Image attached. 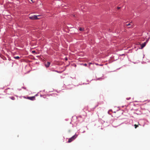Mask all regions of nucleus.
<instances>
[{
	"label": "nucleus",
	"instance_id": "nucleus-2",
	"mask_svg": "<svg viewBox=\"0 0 150 150\" xmlns=\"http://www.w3.org/2000/svg\"><path fill=\"white\" fill-rule=\"evenodd\" d=\"M77 136V135L76 134H75V135H74L71 137V138H69V139L68 142V143L71 142L72 141H73L76 138Z\"/></svg>",
	"mask_w": 150,
	"mask_h": 150
},
{
	"label": "nucleus",
	"instance_id": "nucleus-5",
	"mask_svg": "<svg viewBox=\"0 0 150 150\" xmlns=\"http://www.w3.org/2000/svg\"><path fill=\"white\" fill-rule=\"evenodd\" d=\"M146 45V42H144L143 44L141 45V49H142Z\"/></svg>",
	"mask_w": 150,
	"mask_h": 150
},
{
	"label": "nucleus",
	"instance_id": "nucleus-14",
	"mask_svg": "<svg viewBox=\"0 0 150 150\" xmlns=\"http://www.w3.org/2000/svg\"><path fill=\"white\" fill-rule=\"evenodd\" d=\"M57 72L59 73H61L62 72H60V71H57Z\"/></svg>",
	"mask_w": 150,
	"mask_h": 150
},
{
	"label": "nucleus",
	"instance_id": "nucleus-1",
	"mask_svg": "<svg viewBox=\"0 0 150 150\" xmlns=\"http://www.w3.org/2000/svg\"><path fill=\"white\" fill-rule=\"evenodd\" d=\"M40 15H39L38 16H36L35 15H34V16H30L29 17V18L32 20H37L40 19Z\"/></svg>",
	"mask_w": 150,
	"mask_h": 150
},
{
	"label": "nucleus",
	"instance_id": "nucleus-11",
	"mask_svg": "<svg viewBox=\"0 0 150 150\" xmlns=\"http://www.w3.org/2000/svg\"><path fill=\"white\" fill-rule=\"evenodd\" d=\"M120 8H121V7H117V9H120Z\"/></svg>",
	"mask_w": 150,
	"mask_h": 150
},
{
	"label": "nucleus",
	"instance_id": "nucleus-15",
	"mask_svg": "<svg viewBox=\"0 0 150 150\" xmlns=\"http://www.w3.org/2000/svg\"><path fill=\"white\" fill-rule=\"evenodd\" d=\"M35 52V51H32V52H33V53H34V52Z\"/></svg>",
	"mask_w": 150,
	"mask_h": 150
},
{
	"label": "nucleus",
	"instance_id": "nucleus-9",
	"mask_svg": "<svg viewBox=\"0 0 150 150\" xmlns=\"http://www.w3.org/2000/svg\"><path fill=\"white\" fill-rule=\"evenodd\" d=\"M14 58L16 59H18L20 58V57L18 56L14 57Z\"/></svg>",
	"mask_w": 150,
	"mask_h": 150
},
{
	"label": "nucleus",
	"instance_id": "nucleus-3",
	"mask_svg": "<svg viewBox=\"0 0 150 150\" xmlns=\"http://www.w3.org/2000/svg\"><path fill=\"white\" fill-rule=\"evenodd\" d=\"M27 98L28 99L30 100H33L35 99V96L28 97Z\"/></svg>",
	"mask_w": 150,
	"mask_h": 150
},
{
	"label": "nucleus",
	"instance_id": "nucleus-7",
	"mask_svg": "<svg viewBox=\"0 0 150 150\" xmlns=\"http://www.w3.org/2000/svg\"><path fill=\"white\" fill-rule=\"evenodd\" d=\"M133 25V23H132V22H130V23H129L127 24L126 25L129 26V25Z\"/></svg>",
	"mask_w": 150,
	"mask_h": 150
},
{
	"label": "nucleus",
	"instance_id": "nucleus-4",
	"mask_svg": "<svg viewBox=\"0 0 150 150\" xmlns=\"http://www.w3.org/2000/svg\"><path fill=\"white\" fill-rule=\"evenodd\" d=\"M6 98L7 99H8V98H10V99H11V100H15V98L13 96L9 97V96H6Z\"/></svg>",
	"mask_w": 150,
	"mask_h": 150
},
{
	"label": "nucleus",
	"instance_id": "nucleus-17",
	"mask_svg": "<svg viewBox=\"0 0 150 150\" xmlns=\"http://www.w3.org/2000/svg\"><path fill=\"white\" fill-rule=\"evenodd\" d=\"M84 65L86 66L87 65V64H85Z\"/></svg>",
	"mask_w": 150,
	"mask_h": 150
},
{
	"label": "nucleus",
	"instance_id": "nucleus-8",
	"mask_svg": "<svg viewBox=\"0 0 150 150\" xmlns=\"http://www.w3.org/2000/svg\"><path fill=\"white\" fill-rule=\"evenodd\" d=\"M79 30L80 31H83L84 30V28H80L79 29Z\"/></svg>",
	"mask_w": 150,
	"mask_h": 150
},
{
	"label": "nucleus",
	"instance_id": "nucleus-13",
	"mask_svg": "<svg viewBox=\"0 0 150 150\" xmlns=\"http://www.w3.org/2000/svg\"><path fill=\"white\" fill-rule=\"evenodd\" d=\"M130 98H127V100H129Z\"/></svg>",
	"mask_w": 150,
	"mask_h": 150
},
{
	"label": "nucleus",
	"instance_id": "nucleus-16",
	"mask_svg": "<svg viewBox=\"0 0 150 150\" xmlns=\"http://www.w3.org/2000/svg\"><path fill=\"white\" fill-rule=\"evenodd\" d=\"M66 59V60H67V58H66V59Z\"/></svg>",
	"mask_w": 150,
	"mask_h": 150
},
{
	"label": "nucleus",
	"instance_id": "nucleus-12",
	"mask_svg": "<svg viewBox=\"0 0 150 150\" xmlns=\"http://www.w3.org/2000/svg\"><path fill=\"white\" fill-rule=\"evenodd\" d=\"M34 0H31V1L32 2L34 3Z\"/></svg>",
	"mask_w": 150,
	"mask_h": 150
},
{
	"label": "nucleus",
	"instance_id": "nucleus-10",
	"mask_svg": "<svg viewBox=\"0 0 150 150\" xmlns=\"http://www.w3.org/2000/svg\"><path fill=\"white\" fill-rule=\"evenodd\" d=\"M134 126L135 127V128L136 129L137 127H138V126L136 124H135L134 125Z\"/></svg>",
	"mask_w": 150,
	"mask_h": 150
},
{
	"label": "nucleus",
	"instance_id": "nucleus-6",
	"mask_svg": "<svg viewBox=\"0 0 150 150\" xmlns=\"http://www.w3.org/2000/svg\"><path fill=\"white\" fill-rule=\"evenodd\" d=\"M50 62H47V63H45V65L46 67H49V66H50Z\"/></svg>",
	"mask_w": 150,
	"mask_h": 150
}]
</instances>
